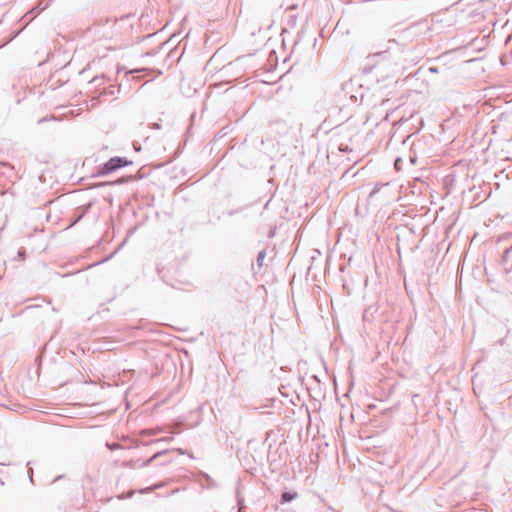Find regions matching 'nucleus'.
Masks as SVG:
<instances>
[{"instance_id":"9","label":"nucleus","mask_w":512,"mask_h":512,"mask_svg":"<svg viewBox=\"0 0 512 512\" xmlns=\"http://www.w3.org/2000/svg\"><path fill=\"white\" fill-rule=\"evenodd\" d=\"M372 314H373L372 307L365 309L364 314H363L364 320H371L370 316H372Z\"/></svg>"},{"instance_id":"3","label":"nucleus","mask_w":512,"mask_h":512,"mask_svg":"<svg viewBox=\"0 0 512 512\" xmlns=\"http://www.w3.org/2000/svg\"><path fill=\"white\" fill-rule=\"evenodd\" d=\"M172 450H169V449H164V450H161V451H158L156 452L152 457H150L149 459H147L144 463H143V466H147L148 464H150L152 461L160 458L161 456H164L168 453H170Z\"/></svg>"},{"instance_id":"10","label":"nucleus","mask_w":512,"mask_h":512,"mask_svg":"<svg viewBox=\"0 0 512 512\" xmlns=\"http://www.w3.org/2000/svg\"><path fill=\"white\" fill-rule=\"evenodd\" d=\"M173 440V437H163L161 439H157L152 441V443H158V442H170Z\"/></svg>"},{"instance_id":"2","label":"nucleus","mask_w":512,"mask_h":512,"mask_svg":"<svg viewBox=\"0 0 512 512\" xmlns=\"http://www.w3.org/2000/svg\"><path fill=\"white\" fill-rule=\"evenodd\" d=\"M391 54L388 50L376 52L367 57V63L364 72H371L373 68L380 66L381 63L389 61Z\"/></svg>"},{"instance_id":"19","label":"nucleus","mask_w":512,"mask_h":512,"mask_svg":"<svg viewBox=\"0 0 512 512\" xmlns=\"http://www.w3.org/2000/svg\"><path fill=\"white\" fill-rule=\"evenodd\" d=\"M375 193H376V189H374L373 191H371L370 196H372V195H373V194H375Z\"/></svg>"},{"instance_id":"6","label":"nucleus","mask_w":512,"mask_h":512,"mask_svg":"<svg viewBox=\"0 0 512 512\" xmlns=\"http://www.w3.org/2000/svg\"><path fill=\"white\" fill-rule=\"evenodd\" d=\"M265 257H266V251L265 250H261L258 253L257 258H256V265H257V267L259 269L262 268Z\"/></svg>"},{"instance_id":"15","label":"nucleus","mask_w":512,"mask_h":512,"mask_svg":"<svg viewBox=\"0 0 512 512\" xmlns=\"http://www.w3.org/2000/svg\"><path fill=\"white\" fill-rule=\"evenodd\" d=\"M399 162H400V159H396V161H395V166H396V168H398V163H399Z\"/></svg>"},{"instance_id":"13","label":"nucleus","mask_w":512,"mask_h":512,"mask_svg":"<svg viewBox=\"0 0 512 512\" xmlns=\"http://www.w3.org/2000/svg\"><path fill=\"white\" fill-rule=\"evenodd\" d=\"M35 9H37L38 11H42L45 9V7H40V6H37Z\"/></svg>"},{"instance_id":"1","label":"nucleus","mask_w":512,"mask_h":512,"mask_svg":"<svg viewBox=\"0 0 512 512\" xmlns=\"http://www.w3.org/2000/svg\"><path fill=\"white\" fill-rule=\"evenodd\" d=\"M132 164V161H129L125 157L115 156L110 158L107 162H105L98 170L99 176L108 175L120 168L126 167Z\"/></svg>"},{"instance_id":"14","label":"nucleus","mask_w":512,"mask_h":512,"mask_svg":"<svg viewBox=\"0 0 512 512\" xmlns=\"http://www.w3.org/2000/svg\"><path fill=\"white\" fill-rule=\"evenodd\" d=\"M177 492H179V488L174 489V490L171 492V494H176Z\"/></svg>"},{"instance_id":"8","label":"nucleus","mask_w":512,"mask_h":512,"mask_svg":"<svg viewBox=\"0 0 512 512\" xmlns=\"http://www.w3.org/2000/svg\"><path fill=\"white\" fill-rule=\"evenodd\" d=\"M163 486H164V483H163V482H160V483H158V484H155V485H154V486H152V487H149V488H146V489H142V490H140V493H144V492H147V491H153V490H155V489H159V488H161V487H163Z\"/></svg>"},{"instance_id":"11","label":"nucleus","mask_w":512,"mask_h":512,"mask_svg":"<svg viewBox=\"0 0 512 512\" xmlns=\"http://www.w3.org/2000/svg\"><path fill=\"white\" fill-rule=\"evenodd\" d=\"M126 182H127V179H125V178H120L119 180L116 181V183H118V184H123Z\"/></svg>"},{"instance_id":"5","label":"nucleus","mask_w":512,"mask_h":512,"mask_svg":"<svg viewBox=\"0 0 512 512\" xmlns=\"http://www.w3.org/2000/svg\"><path fill=\"white\" fill-rule=\"evenodd\" d=\"M105 80H106V76L105 75H101V76H96L94 77L90 82L89 84L92 85L93 87L95 88H98L100 87L102 84L105 83Z\"/></svg>"},{"instance_id":"20","label":"nucleus","mask_w":512,"mask_h":512,"mask_svg":"<svg viewBox=\"0 0 512 512\" xmlns=\"http://www.w3.org/2000/svg\"><path fill=\"white\" fill-rule=\"evenodd\" d=\"M118 498H119V499H124V498H126V497H125L124 495H120V496H118Z\"/></svg>"},{"instance_id":"18","label":"nucleus","mask_w":512,"mask_h":512,"mask_svg":"<svg viewBox=\"0 0 512 512\" xmlns=\"http://www.w3.org/2000/svg\"><path fill=\"white\" fill-rule=\"evenodd\" d=\"M446 178H447V177H443L444 187H446Z\"/></svg>"},{"instance_id":"4","label":"nucleus","mask_w":512,"mask_h":512,"mask_svg":"<svg viewBox=\"0 0 512 512\" xmlns=\"http://www.w3.org/2000/svg\"><path fill=\"white\" fill-rule=\"evenodd\" d=\"M298 494L296 492L285 491L281 495V503H288L297 498Z\"/></svg>"},{"instance_id":"17","label":"nucleus","mask_w":512,"mask_h":512,"mask_svg":"<svg viewBox=\"0 0 512 512\" xmlns=\"http://www.w3.org/2000/svg\"><path fill=\"white\" fill-rule=\"evenodd\" d=\"M134 494V491H130L127 497H131Z\"/></svg>"},{"instance_id":"16","label":"nucleus","mask_w":512,"mask_h":512,"mask_svg":"<svg viewBox=\"0 0 512 512\" xmlns=\"http://www.w3.org/2000/svg\"><path fill=\"white\" fill-rule=\"evenodd\" d=\"M82 215L78 216V218L74 221V223H76L77 221H79L81 219Z\"/></svg>"},{"instance_id":"12","label":"nucleus","mask_w":512,"mask_h":512,"mask_svg":"<svg viewBox=\"0 0 512 512\" xmlns=\"http://www.w3.org/2000/svg\"><path fill=\"white\" fill-rule=\"evenodd\" d=\"M175 451H177V452H178L179 454H181V455H183V454H185V453H186V452H185L183 449H181V448L175 449Z\"/></svg>"},{"instance_id":"7","label":"nucleus","mask_w":512,"mask_h":512,"mask_svg":"<svg viewBox=\"0 0 512 512\" xmlns=\"http://www.w3.org/2000/svg\"><path fill=\"white\" fill-rule=\"evenodd\" d=\"M115 92L116 90L114 89V87H110L108 89L104 88L102 92H100V95H109V96H115ZM117 92H119V90H117Z\"/></svg>"}]
</instances>
